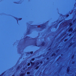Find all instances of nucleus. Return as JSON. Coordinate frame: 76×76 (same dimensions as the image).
Segmentation results:
<instances>
[{
    "mask_svg": "<svg viewBox=\"0 0 76 76\" xmlns=\"http://www.w3.org/2000/svg\"><path fill=\"white\" fill-rule=\"evenodd\" d=\"M69 67H68V69H67V72L68 74H69L70 70H69Z\"/></svg>",
    "mask_w": 76,
    "mask_h": 76,
    "instance_id": "nucleus-1",
    "label": "nucleus"
},
{
    "mask_svg": "<svg viewBox=\"0 0 76 76\" xmlns=\"http://www.w3.org/2000/svg\"><path fill=\"white\" fill-rule=\"evenodd\" d=\"M33 53H34V52L31 51L30 52H27V54H29L30 53L31 54H32Z\"/></svg>",
    "mask_w": 76,
    "mask_h": 76,
    "instance_id": "nucleus-2",
    "label": "nucleus"
},
{
    "mask_svg": "<svg viewBox=\"0 0 76 76\" xmlns=\"http://www.w3.org/2000/svg\"><path fill=\"white\" fill-rule=\"evenodd\" d=\"M30 63L31 64V66H33L34 65V64H35V63L34 62H32L31 61Z\"/></svg>",
    "mask_w": 76,
    "mask_h": 76,
    "instance_id": "nucleus-3",
    "label": "nucleus"
},
{
    "mask_svg": "<svg viewBox=\"0 0 76 76\" xmlns=\"http://www.w3.org/2000/svg\"><path fill=\"white\" fill-rule=\"evenodd\" d=\"M18 19V20L17 19V23H18V20H22V18H20Z\"/></svg>",
    "mask_w": 76,
    "mask_h": 76,
    "instance_id": "nucleus-4",
    "label": "nucleus"
},
{
    "mask_svg": "<svg viewBox=\"0 0 76 76\" xmlns=\"http://www.w3.org/2000/svg\"><path fill=\"white\" fill-rule=\"evenodd\" d=\"M45 42H43V43H42V44L41 45L42 46V47H43V46H44V45H45Z\"/></svg>",
    "mask_w": 76,
    "mask_h": 76,
    "instance_id": "nucleus-5",
    "label": "nucleus"
},
{
    "mask_svg": "<svg viewBox=\"0 0 76 76\" xmlns=\"http://www.w3.org/2000/svg\"><path fill=\"white\" fill-rule=\"evenodd\" d=\"M69 32H70V31L71 32H72V31H73V29H72V28H71L69 30Z\"/></svg>",
    "mask_w": 76,
    "mask_h": 76,
    "instance_id": "nucleus-6",
    "label": "nucleus"
},
{
    "mask_svg": "<svg viewBox=\"0 0 76 76\" xmlns=\"http://www.w3.org/2000/svg\"><path fill=\"white\" fill-rule=\"evenodd\" d=\"M39 66H37L36 67V68H35V69H36V70H37L38 69V68H39Z\"/></svg>",
    "mask_w": 76,
    "mask_h": 76,
    "instance_id": "nucleus-7",
    "label": "nucleus"
},
{
    "mask_svg": "<svg viewBox=\"0 0 76 76\" xmlns=\"http://www.w3.org/2000/svg\"><path fill=\"white\" fill-rule=\"evenodd\" d=\"M4 73H5V72H3L1 74V75H0V76H3V75H4Z\"/></svg>",
    "mask_w": 76,
    "mask_h": 76,
    "instance_id": "nucleus-8",
    "label": "nucleus"
},
{
    "mask_svg": "<svg viewBox=\"0 0 76 76\" xmlns=\"http://www.w3.org/2000/svg\"><path fill=\"white\" fill-rule=\"evenodd\" d=\"M24 73H22L20 75V76H24Z\"/></svg>",
    "mask_w": 76,
    "mask_h": 76,
    "instance_id": "nucleus-9",
    "label": "nucleus"
},
{
    "mask_svg": "<svg viewBox=\"0 0 76 76\" xmlns=\"http://www.w3.org/2000/svg\"><path fill=\"white\" fill-rule=\"evenodd\" d=\"M72 25H73L72 23H69V26H70H70H72Z\"/></svg>",
    "mask_w": 76,
    "mask_h": 76,
    "instance_id": "nucleus-10",
    "label": "nucleus"
},
{
    "mask_svg": "<svg viewBox=\"0 0 76 76\" xmlns=\"http://www.w3.org/2000/svg\"><path fill=\"white\" fill-rule=\"evenodd\" d=\"M72 45H73V44H72V43H70V45L69 46V47H71V46H72Z\"/></svg>",
    "mask_w": 76,
    "mask_h": 76,
    "instance_id": "nucleus-11",
    "label": "nucleus"
},
{
    "mask_svg": "<svg viewBox=\"0 0 76 76\" xmlns=\"http://www.w3.org/2000/svg\"><path fill=\"white\" fill-rule=\"evenodd\" d=\"M56 54H55V53H53L52 55V57H53L54 56H56Z\"/></svg>",
    "mask_w": 76,
    "mask_h": 76,
    "instance_id": "nucleus-12",
    "label": "nucleus"
},
{
    "mask_svg": "<svg viewBox=\"0 0 76 76\" xmlns=\"http://www.w3.org/2000/svg\"><path fill=\"white\" fill-rule=\"evenodd\" d=\"M30 72H27V75H30Z\"/></svg>",
    "mask_w": 76,
    "mask_h": 76,
    "instance_id": "nucleus-13",
    "label": "nucleus"
},
{
    "mask_svg": "<svg viewBox=\"0 0 76 76\" xmlns=\"http://www.w3.org/2000/svg\"><path fill=\"white\" fill-rule=\"evenodd\" d=\"M31 61H34L35 60V58H34L31 59Z\"/></svg>",
    "mask_w": 76,
    "mask_h": 76,
    "instance_id": "nucleus-14",
    "label": "nucleus"
},
{
    "mask_svg": "<svg viewBox=\"0 0 76 76\" xmlns=\"http://www.w3.org/2000/svg\"><path fill=\"white\" fill-rule=\"evenodd\" d=\"M20 69V66H18L17 67V70H19Z\"/></svg>",
    "mask_w": 76,
    "mask_h": 76,
    "instance_id": "nucleus-15",
    "label": "nucleus"
},
{
    "mask_svg": "<svg viewBox=\"0 0 76 76\" xmlns=\"http://www.w3.org/2000/svg\"><path fill=\"white\" fill-rule=\"evenodd\" d=\"M30 64H30V63H28L27 64V66H30Z\"/></svg>",
    "mask_w": 76,
    "mask_h": 76,
    "instance_id": "nucleus-16",
    "label": "nucleus"
},
{
    "mask_svg": "<svg viewBox=\"0 0 76 76\" xmlns=\"http://www.w3.org/2000/svg\"><path fill=\"white\" fill-rule=\"evenodd\" d=\"M69 15L67 14V15H66V17L67 18H68V17H69Z\"/></svg>",
    "mask_w": 76,
    "mask_h": 76,
    "instance_id": "nucleus-17",
    "label": "nucleus"
},
{
    "mask_svg": "<svg viewBox=\"0 0 76 76\" xmlns=\"http://www.w3.org/2000/svg\"><path fill=\"white\" fill-rule=\"evenodd\" d=\"M38 26V25H32L31 26Z\"/></svg>",
    "mask_w": 76,
    "mask_h": 76,
    "instance_id": "nucleus-18",
    "label": "nucleus"
},
{
    "mask_svg": "<svg viewBox=\"0 0 76 76\" xmlns=\"http://www.w3.org/2000/svg\"><path fill=\"white\" fill-rule=\"evenodd\" d=\"M35 46H36V47H39L40 46L39 45L38 46L36 44H35Z\"/></svg>",
    "mask_w": 76,
    "mask_h": 76,
    "instance_id": "nucleus-19",
    "label": "nucleus"
},
{
    "mask_svg": "<svg viewBox=\"0 0 76 76\" xmlns=\"http://www.w3.org/2000/svg\"><path fill=\"white\" fill-rule=\"evenodd\" d=\"M67 39H65L64 40V42H66V41H67Z\"/></svg>",
    "mask_w": 76,
    "mask_h": 76,
    "instance_id": "nucleus-20",
    "label": "nucleus"
},
{
    "mask_svg": "<svg viewBox=\"0 0 76 76\" xmlns=\"http://www.w3.org/2000/svg\"><path fill=\"white\" fill-rule=\"evenodd\" d=\"M30 38V37H29V36H27L25 38Z\"/></svg>",
    "mask_w": 76,
    "mask_h": 76,
    "instance_id": "nucleus-21",
    "label": "nucleus"
},
{
    "mask_svg": "<svg viewBox=\"0 0 76 76\" xmlns=\"http://www.w3.org/2000/svg\"><path fill=\"white\" fill-rule=\"evenodd\" d=\"M46 59L47 60H48L50 59V58L49 57H48Z\"/></svg>",
    "mask_w": 76,
    "mask_h": 76,
    "instance_id": "nucleus-22",
    "label": "nucleus"
},
{
    "mask_svg": "<svg viewBox=\"0 0 76 76\" xmlns=\"http://www.w3.org/2000/svg\"><path fill=\"white\" fill-rule=\"evenodd\" d=\"M39 63L38 62L37 63V65H39Z\"/></svg>",
    "mask_w": 76,
    "mask_h": 76,
    "instance_id": "nucleus-23",
    "label": "nucleus"
},
{
    "mask_svg": "<svg viewBox=\"0 0 76 76\" xmlns=\"http://www.w3.org/2000/svg\"><path fill=\"white\" fill-rule=\"evenodd\" d=\"M40 25H43L42 26H45V25H44V24H42Z\"/></svg>",
    "mask_w": 76,
    "mask_h": 76,
    "instance_id": "nucleus-24",
    "label": "nucleus"
},
{
    "mask_svg": "<svg viewBox=\"0 0 76 76\" xmlns=\"http://www.w3.org/2000/svg\"><path fill=\"white\" fill-rule=\"evenodd\" d=\"M69 37H70L71 36H72V34H69Z\"/></svg>",
    "mask_w": 76,
    "mask_h": 76,
    "instance_id": "nucleus-25",
    "label": "nucleus"
},
{
    "mask_svg": "<svg viewBox=\"0 0 76 76\" xmlns=\"http://www.w3.org/2000/svg\"><path fill=\"white\" fill-rule=\"evenodd\" d=\"M40 63H41V64H42V61H41L40 62Z\"/></svg>",
    "mask_w": 76,
    "mask_h": 76,
    "instance_id": "nucleus-26",
    "label": "nucleus"
},
{
    "mask_svg": "<svg viewBox=\"0 0 76 76\" xmlns=\"http://www.w3.org/2000/svg\"><path fill=\"white\" fill-rule=\"evenodd\" d=\"M42 29H45V27H42Z\"/></svg>",
    "mask_w": 76,
    "mask_h": 76,
    "instance_id": "nucleus-27",
    "label": "nucleus"
},
{
    "mask_svg": "<svg viewBox=\"0 0 76 76\" xmlns=\"http://www.w3.org/2000/svg\"><path fill=\"white\" fill-rule=\"evenodd\" d=\"M61 56H60L59 57V58H61Z\"/></svg>",
    "mask_w": 76,
    "mask_h": 76,
    "instance_id": "nucleus-28",
    "label": "nucleus"
},
{
    "mask_svg": "<svg viewBox=\"0 0 76 76\" xmlns=\"http://www.w3.org/2000/svg\"><path fill=\"white\" fill-rule=\"evenodd\" d=\"M15 19H18V18H16V17H15Z\"/></svg>",
    "mask_w": 76,
    "mask_h": 76,
    "instance_id": "nucleus-29",
    "label": "nucleus"
},
{
    "mask_svg": "<svg viewBox=\"0 0 76 76\" xmlns=\"http://www.w3.org/2000/svg\"><path fill=\"white\" fill-rule=\"evenodd\" d=\"M74 56H73L72 58H73V57Z\"/></svg>",
    "mask_w": 76,
    "mask_h": 76,
    "instance_id": "nucleus-30",
    "label": "nucleus"
},
{
    "mask_svg": "<svg viewBox=\"0 0 76 76\" xmlns=\"http://www.w3.org/2000/svg\"><path fill=\"white\" fill-rule=\"evenodd\" d=\"M61 56H63V54H61Z\"/></svg>",
    "mask_w": 76,
    "mask_h": 76,
    "instance_id": "nucleus-31",
    "label": "nucleus"
},
{
    "mask_svg": "<svg viewBox=\"0 0 76 76\" xmlns=\"http://www.w3.org/2000/svg\"><path fill=\"white\" fill-rule=\"evenodd\" d=\"M33 39H35V38H33Z\"/></svg>",
    "mask_w": 76,
    "mask_h": 76,
    "instance_id": "nucleus-32",
    "label": "nucleus"
},
{
    "mask_svg": "<svg viewBox=\"0 0 76 76\" xmlns=\"http://www.w3.org/2000/svg\"><path fill=\"white\" fill-rule=\"evenodd\" d=\"M29 67H28V68H29Z\"/></svg>",
    "mask_w": 76,
    "mask_h": 76,
    "instance_id": "nucleus-33",
    "label": "nucleus"
},
{
    "mask_svg": "<svg viewBox=\"0 0 76 76\" xmlns=\"http://www.w3.org/2000/svg\"><path fill=\"white\" fill-rule=\"evenodd\" d=\"M24 69H25V68H24V69H23L24 70Z\"/></svg>",
    "mask_w": 76,
    "mask_h": 76,
    "instance_id": "nucleus-34",
    "label": "nucleus"
},
{
    "mask_svg": "<svg viewBox=\"0 0 76 76\" xmlns=\"http://www.w3.org/2000/svg\"><path fill=\"white\" fill-rule=\"evenodd\" d=\"M49 50H50V49H49Z\"/></svg>",
    "mask_w": 76,
    "mask_h": 76,
    "instance_id": "nucleus-35",
    "label": "nucleus"
},
{
    "mask_svg": "<svg viewBox=\"0 0 76 76\" xmlns=\"http://www.w3.org/2000/svg\"><path fill=\"white\" fill-rule=\"evenodd\" d=\"M59 22H60V21Z\"/></svg>",
    "mask_w": 76,
    "mask_h": 76,
    "instance_id": "nucleus-36",
    "label": "nucleus"
}]
</instances>
